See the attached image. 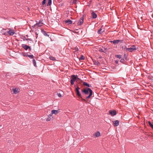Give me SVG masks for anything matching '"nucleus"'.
I'll list each match as a JSON object with an SVG mask.
<instances>
[{
    "mask_svg": "<svg viewBox=\"0 0 153 153\" xmlns=\"http://www.w3.org/2000/svg\"><path fill=\"white\" fill-rule=\"evenodd\" d=\"M113 41H110L109 42L111 43H113Z\"/></svg>",
    "mask_w": 153,
    "mask_h": 153,
    "instance_id": "obj_42",
    "label": "nucleus"
},
{
    "mask_svg": "<svg viewBox=\"0 0 153 153\" xmlns=\"http://www.w3.org/2000/svg\"><path fill=\"white\" fill-rule=\"evenodd\" d=\"M81 93L83 95H87L89 94L88 96L86 97V99H88L92 96L93 92L91 89L88 88H85L84 89H81Z\"/></svg>",
    "mask_w": 153,
    "mask_h": 153,
    "instance_id": "obj_1",
    "label": "nucleus"
},
{
    "mask_svg": "<svg viewBox=\"0 0 153 153\" xmlns=\"http://www.w3.org/2000/svg\"><path fill=\"white\" fill-rule=\"evenodd\" d=\"M99 51L100 52H104L103 49H100Z\"/></svg>",
    "mask_w": 153,
    "mask_h": 153,
    "instance_id": "obj_31",
    "label": "nucleus"
},
{
    "mask_svg": "<svg viewBox=\"0 0 153 153\" xmlns=\"http://www.w3.org/2000/svg\"><path fill=\"white\" fill-rule=\"evenodd\" d=\"M115 62L116 63V64H117L118 63V61L117 60H116L115 61Z\"/></svg>",
    "mask_w": 153,
    "mask_h": 153,
    "instance_id": "obj_41",
    "label": "nucleus"
},
{
    "mask_svg": "<svg viewBox=\"0 0 153 153\" xmlns=\"http://www.w3.org/2000/svg\"><path fill=\"white\" fill-rule=\"evenodd\" d=\"M114 126H117L119 124V121L118 120H116L115 121H114Z\"/></svg>",
    "mask_w": 153,
    "mask_h": 153,
    "instance_id": "obj_14",
    "label": "nucleus"
},
{
    "mask_svg": "<svg viewBox=\"0 0 153 153\" xmlns=\"http://www.w3.org/2000/svg\"><path fill=\"white\" fill-rule=\"evenodd\" d=\"M57 95L59 97H62V95L60 93L57 94Z\"/></svg>",
    "mask_w": 153,
    "mask_h": 153,
    "instance_id": "obj_35",
    "label": "nucleus"
},
{
    "mask_svg": "<svg viewBox=\"0 0 153 153\" xmlns=\"http://www.w3.org/2000/svg\"><path fill=\"white\" fill-rule=\"evenodd\" d=\"M64 22L65 24H67L68 25H70L72 23V21L70 19L65 20H64Z\"/></svg>",
    "mask_w": 153,
    "mask_h": 153,
    "instance_id": "obj_11",
    "label": "nucleus"
},
{
    "mask_svg": "<svg viewBox=\"0 0 153 153\" xmlns=\"http://www.w3.org/2000/svg\"><path fill=\"white\" fill-rule=\"evenodd\" d=\"M102 26H102V27H101L100 28V29L97 31V33H98V34H101L104 31H102Z\"/></svg>",
    "mask_w": 153,
    "mask_h": 153,
    "instance_id": "obj_16",
    "label": "nucleus"
},
{
    "mask_svg": "<svg viewBox=\"0 0 153 153\" xmlns=\"http://www.w3.org/2000/svg\"><path fill=\"white\" fill-rule=\"evenodd\" d=\"M109 114L112 116H114L116 115L117 114L116 111L115 110H111L109 111Z\"/></svg>",
    "mask_w": 153,
    "mask_h": 153,
    "instance_id": "obj_9",
    "label": "nucleus"
},
{
    "mask_svg": "<svg viewBox=\"0 0 153 153\" xmlns=\"http://www.w3.org/2000/svg\"><path fill=\"white\" fill-rule=\"evenodd\" d=\"M94 64L96 65H97V66H98L100 64V63L99 62L97 61L96 60L94 61Z\"/></svg>",
    "mask_w": 153,
    "mask_h": 153,
    "instance_id": "obj_20",
    "label": "nucleus"
},
{
    "mask_svg": "<svg viewBox=\"0 0 153 153\" xmlns=\"http://www.w3.org/2000/svg\"><path fill=\"white\" fill-rule=\"evenodd\" d=\"M83 85L84 86H86L88 87H91V85H90L88 83L86 82H82Z\"/></svg>",
    "mask_w": 153,
    "mask_h": 153,
    "instance_id": "obj_15",
    "label": "nucleus"
},
{
    "mask_svg": "<svg viewBox=\"0 0 153 153\" xmlns=\"http://www.w3.org/2000/svg\"><path fill=\"white\" fill-rule=\"evenodd\" d=\"M126 61L127 60H126L124 59H122L120 60V62L121 63H124L126 62Z\"/></svg>",
    "mask_w": 153,
    "mask_h": 153,
    "instance_id": "obj_26",
    "label": "nucleus"
},
{
    "mask_svg": "<svg viewBox=\"0 0 153 153\" xmlns=\"http://www.w3.org/2000/svg\"><path fill=\"white\" fill-rule=\"evenodd\" d=\"M13 93L15 94H17L19 92L18 91V89L16 88H13Z\"/></svg>",
    "mask_w": 153,
    "mask_h": 153,
    "instance_id": "obj_13",
    "label": "nucleus"
},
{
    "mask_svg": "<svg viewBox=\"0 0 153 153\" xmlns=\"http://www.w3.org/2000/svg\"><path fill=\"white\" fill-rule=\"evenodd\" d=\"M49 59L51 60H52V61H55L56 60V59L55 57L51 56L49 57Z\"/></svg>",
    "mask_w": 153,
    "mask_h": 153,
    "instance_id": "obj_22",
    "label": "nucleus"
},
{
    "mask_svg": "<svg viewBox=\"0 0 153 153\" xmlns=\"http://www.w3.org/2000/svg\"><path fill=\"white\" fill-rule=\"evenodd\" d=\"M78 1L77 0H74L72 2L73 4H76L78 2Z\"/></svg>",
    "mask_w": 153,
    "mask_h": 153,
    "instance_id": "obj_29",
    "label": "nucleus"
},
{
    "mask_svg": "<svg viewBox=\"0 0 153 153\" xmlns=\"http://www.w3.org/2000/svg\"><path fill=\"white\" fill-rule=\"evenodd\" d=\"M100 133L99 131H97L94 135V136L95 137H98L100 136Z\"/></svg>",
    "mask_w": 153,
    "mask_h": 153,
    "instance_id": "obj_18",
    "label": "nucleus"
},
{
    "mask_svg": "<svg viewBox=\"0 0 153 153\" xmlns=\"http://www.w3.org/2000/svg\"><path fill=\"white\" fill-rule=\"evenodd\" d=\"M75 50L76 51H79V48L78 47H76L75 48Z\"/></svg>",
    "mask_w": 153,
    "mask_h": 153,
    "instance_id": "obj_37",
    "label": "nucleus"
},
{
    "mask_svg": "<svg viewBox=\"0 0 153 153\" xmlns=\"http://www.w3.org/2000/svg\"><path fill=\"white\" fill-rule=\"evenodd\" d=\"M113 44H117L119 43V42H120V40L118 39V40H113Z\"/></svg>",
    "mask_w": 153,
    "mask_h": 153,
    "instance_id": "obj_19",
    "label": "nucleus"
},
{
    "mask_svg": "<svg viewBox=\"0 0 153 153\" xmlns=\"http://www.w3.org/2000/svg\"><path fill=\"white\" fill-rule=\"evenodd\" d=\"M43 24V23L42 22V21H39V22L35 24H34L33 26H32V27L35 28L36 27H41L42 26Z\"/></svg>",
    "mask_w": 153,
    "mask_h": 153,
    "instance_id": "obj_6",
    "label": "nucleus"
},
{
    "mask_svg": "<svg viewBox=\"0 0 153 153\" xmlns=\"http://www.w3.org/2000/svg\"><path fill=\"white\" fill-rule=\"evenodd\" d=\"M77 76H76L74 75H73L71 76V83L72 85L74 84V82L78 78Z\"/></svg>",
    "mask_w": 153,
    "mask_h": 153,
    "instance_id": "obj_5",
    "label": "nucleus"
},
{
    "mask_svg": "<svg viewBox=\"0 0 153 153\" xmlns=\"http://www.w3.org/2000/svg\"><path fill=\"white\" fill-rule=\"evenodd\" d=\"M15 33V32L13 30H10L9 31H6L5 32H4L3 31H1V33L5 36H7L8 34L10 36H12Z\"/></svg>",
    "mask_w": 153,
    "mask_h": 153,
    "instance_id": "obj_3",
    "label": "nucleus"
},
{
    "mask_svg": "<svg viewBox=\"0 0 153 153\" xmlns=\"http://www.w3.org/2000/svg\"><path fill=\"white\" fill-rule=\"evenodd\" d=\"M151 127L153 129V125Z\"/></svg>",
    "mask_w": 153,
    "mask_h": 153,
    "instance_id": "obj_44",
    "label": "nucleus"
},
{
    "mask_svg": "<svg viewBox=\"0 0 153 153\" xmlns=\"http://www.w3.org/2000/svg\"><path fill=\"white\" fill-rule=\"evenodd\" d=\"M32 62L34 66L35 67H36V64L35 59H33L32 60Z\"/></svg>",
    "mask_w": 153,
    "mask_h": 153,
    "instance_id": "obj_21",
    "label": "nucleus"
},
{
    "mask_svg": "<svg viewBox=\"0 0 153 153\" xmlns=\"http://www.w3.org/2000/svg\"><path fill=\"white\" fill-rule=\"evenodd\" d=\"M22 46L25 50H27L29 49V51H31V49L30 46L25 44H22Z\"/></svg>",
    "mask_w": 153,
    "mask_h": 153,
    "instance_id": "obj_7",
    "label": "nucleus"
},
{
    "mask_svg": "<svg viewBox=\"0 0 153 153\" xmlns=\"http://www.w3.org/2000/svg\"><path fill=\"white\" fill-rule=\"evenodd\" d=\"M28 54L27 53H23V56H24L27 57Z\"/></svg>",
    "mask_w": 153,
    "mask_h": 153,
    "instance_id": "obj_34",
    "label": "nucleus"
},
{
    "mask_svg": "<svg viewBox=\"0 0 153 153\" xmlns=\"http://www.w3.org/2000/svg\"><path fill=\"white\" fill-rule=\"evenodd\" d=\"M83 100H84V101H85V99H83Z\"/></svg>",
    "mask_w": 153,
    "mask_h": 153,
    "instance_id": "obj_46",
    "label": "nucleus"
},
{
    "mask_svg": "<svg viewBox=\"0 0 153 153\" xmlns=\"http://www.w3.org/2000/svg\"><path fill=\"white\" fill-rule=\"evenodd\" d=\"M84 17L83 16L78 21L77 25H81L83 23Z\"/></svg>",
    "mask_w": 153,
    "mask_h": 153,
    "instance_id": "obj_8",
    "label": "nucleus"
},
{
    "mask_svg": "<svg viewBox=\"0 0 153 153\" xmlns=\"http://www.w3.org/2000/svg\"><path fill=\"white\" fill-rule=\"evenodd\" d=\"M27 38H26V37H24V39H23V40H27Z\"/></svg>",
    "mask_w": 153,
    "mask_h": 153,
    "instance_id": "obj_36",
    "label": "nucleus"
},
{
    "mask_svg": "<svg viewBox=\"0 0 153 153\" xmlns=\"http://www.w3.org/2000/svg\"><path fill=\"white\" fill-rule=\"evenodd\" d=\"M115 57L118 59H120L122 58V56L120 55H115Z\"/></svg>",
    "mask_w": 153,
    "mask_h": 153,
    "instance_id": "obj_24",
    "label": "nucleus"
},
{
    "mask_svg": "<svg viewBox=\"0 0 153 153\" xmlns=\"http://www.w3.org/2000/svg\"><path fill=\"white\" fill-rule=\"evenodd\" d=\"M52 3V0H48V2L47 5L48 6H50Z\"/></svg>",
    "mask_w": 153,
    "mask_h": 153,
    "instance_id": "obj_23",
    "label": "nucleus"
},
{
    "mask_svg": "<svg viewBox=\"0 0 153 153\" xmlns=\"http://www.w3.org/2000/svg\"><path fill=\"white\" fill-rule=\"evenodd\" d=\"M148 124H149V126L151 127L153 125L152 124V123H151V122H150V121H149L148 122Z\"/></svg>",
    "mask_w": 153,
    "mask_h": 153,
    "instance_id": "obj_33",
    "label": "nucleus"
},
{
    "mask_svg": "<svg viewBox=\"0 0 153 153\" xmlns=\"http://www.w3.org/2000/svg\"><path fill=\"white\" fill-rule=\"evenodd\" d=\"M51 113L52 114H57L58 113L59 111L58 110H53L51 111Z\"/></svg>",
    "mask_w": 153,
    "mask_h": 153,
    "instance_id": "obj_17",
    "label": "nucleus"
},
{
    "mask_svg": "<svg viewBox=\"0 0 153 153\" xmlns=\"http://www.w3.org/2000/svg\"><path fill=\"white\" fill-rule=\"evenodd\" d=\"M150 79L151 80L153 81V77H151V78H150Z\"/></svg>",
    "mask_w": 153,
    "mask_h": 153,
    "instance_id": "obj_39",
    "label": "nucleus"
},
{
    "mask_svg": "<svg viewBox=\"0 0 153 153\" xmlns=\"http://www.w3.org/2000/svg\"><path fill=\"white\" fill-rule=\"evenodd\" d=\"M124 49H126V51L130 52H132L133 51H135L136 50V46L134 45H132L131 47L130 48H127L125 46Z\"/></svg>",
    "mask_w": 153,
    "mask_h": 153,
    "instance_id": "obj_4",
    "label": "nucleus"
},
{
    "mask_svg": "<svg viewBox=\"0 0 153 153\" xmlns=\"http://www.w3.org/2000/svg\"><path fill=\"white\" fill-rule=\"evenodd\" d=\"M27 40H29V41H31L32 40L31 39H30V38H27Z\"/></svg>",
    "mask_w": 153,
    "mask_h": 153,
    "instance_id": "obj_38",
    "label": "nucleus"
},
{
    "mask_svg": "<svg viewBox=\"0 0 153 153\" xmlns=\"http://www.w3.org/2000/svg\"><path fill=\"white\" fill-rule=\"evenodd\" d=\"M75 92L76 95L82 99V96L81 93H80L79 90L80 89L78 85H75Z\"/></svg>",
    "mask_w": 153,
    "mask_h": 153,
    "instance_id": "obj_2",
    "label": "nucleus"
},
{
    "mask_svg": "<svg viewBox=\"0 0 153 153\" xmlns=\"http://www.w3.org/2000/svg\"><path fill=\"white\" fill-rule=\"evenodd\" d=\"M53 114H52V113H51V114L49 115L48 117H50L52 116Z\"/></svg>",
    "mask_w": 153,
    "mask_h": 153,
    "instance_id": "obj_40",
    "label": "nucleus"
},
{
    "mask_svg": "<svg viewBox=\"0 0 153 153\" xmlns=\"http://www.w3.org/2000/svg\"><path fill=\"white\" fill-rule=\"evenodd\" d=\"M104 49L105 50H107V48H105Z\"/></svg>",
    "mask_w": 153,
    "mask_h": 153,
    "instance_id": "obj_45",
    "label": "nucleus"
},
{
    "mask_svg": "<svg viewBox=\"0 0 153 153\" xmlns=\"http://www.w3.org/2000/svg\"><path fill=\"white\" fill-rule=\"evenodd\" d=\"M91 15L92 16V18L93 19H95L97 17V14L96 13H95L94 11H92Z\"/></svg>",
    "mask_w": 153,
    "mask_h": 153,
    "instance_id": "obj_10",
    "label": "nucleus"
},
{
    "mask_svg": "<svg viewBox=\"0 0 153 153\" xmlns=\"http://www.w3.org/2000/svg\"><path fill=\"white\" fill-rule=\"evenodd\" d=\"M123 40H120V42L121 43H123Z\"/></svg>",
    "mask_w": 153,
    "mask_h": 153,
    "instance_id": "obj_43",
    "label": "nucleus"
},
{
    "mask_svg": "<svg viewBox=\"0 0 153 153\" xmlns=\"http://www.w3.org/2000/svg\"><path fill=\"white\" fill-rule=\"evenodd\" d=\"M28 57H29L31 59H33L34 58V56L33 55H28Z\"/></svg>",
    "mask_w": 153,
    "mask_h": 153,
    "instance_id": "obj_27",
    "label": "nucleus"
},
{
    "mask_svg": "<svg viewBox=\"0 0 153 153\" xmlns=\"http://www.w3.org/2000/svg\"><path fill=\"white\" fill-rule=\"evenodd\" d=\"M85 59V57L83 55H81L80 57L79 58L80 60H84Z\"/></svg>",
    "mask_w": 153,
    "mask_h": 153,
    "instance_id": "obj_28",
    "label": "nucleus"
},
{
    "mask_svg": "<svg viewBox=\"0 0 153 153\" xmlns=\"http://www.w3.org/2000/svg\"><path fill=\"white\" fill-rule=\"evenodd\" d=\"M46 0H43L42 2V4L44 5L45 4Z\"/></svg>",
    "mask_w": 153,
    "mask_h": 153,
    "instance_id": "obj_32",
    "label": "nucleus"
},
{
    "mask_svg": "<svg viewBox=\"0 0 153 153\" xmlns=\"http://www.w3.org/2000/svg\"><path fill=\"white\" fill-rule=\"evenodd\" d=\"M51 120V118L50 117H48L46 119V120L47 121H50Z\"/></svg>",
    "mask_w": 153,
    "mask_h": 153,
    "instance_id": "obj_30",
    "label": "nucleus"
},
{
    "mask_svg": "<svg viewBox=\"0 0 153 153\" xmlns=\"http://www.w3.org/2000/svg\"><path fill=\"white\" fill-rule=\"evenodd\" d=\"M123 59H125L126 60H128V59H127L126 57V53H125L124 54Z\"/></svg>",
    "mask_w": 153,
    "mask_h": 153,
    "instance_id": "obj_25",
    "label": "nucleus"
},
{
    "mask_svg": "<svg viewBox=\"0 0 153 153\" xmlns=\"http://www.w3.org/2000/svg\"><path fill=\"white\" fill-rule=\"evenodd\" d=\"M41 32L45 36L48 37L49 36V35L48 34L46 33V31H45L43 29H41Z\"/></svg>",
    "mask_w": 153,
    "mask_h": 153,
    "instance_id": "obj_12",
    "label": "nucleus"
}]
</instances>
